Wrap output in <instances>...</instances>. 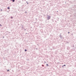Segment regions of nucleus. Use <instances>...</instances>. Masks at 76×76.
Returning a JSON list of instances; mask_svg holds the SVG:
<instances>
[{"label":"nucleus","instance_id":"nucleus-1","mask_svg":"<svg viewBox=\"0 0 76 76\" xmlns=\"http://www.w3.org/2000/svg\"><path fill=\"white\" fill-rule=\"evenodd\" d=\"M61 33L59 35V37L61 39H64V37H62V36H61Z\"/></svg>","mask_w":76,"mask_h":76},{"label":"nucleus","instance_id":"nucleus-2","mask_svg":"<svg viewBox=\"0 0 76 76\" xmlns=\"http://www.w3.org/2000/svg\"><path fill=\"white\" fill-rule=\"evenodd\" d=\"M47 20H48L49 19H50V18H51V16H48L47 17Z\"/></svg>","mask_w":76,"mask_h":76},{"label":"nucleus","instance_id":"nucleus-3","mask_svg":"<svg viewBox=\"0 0 76 76\" xmlns=\"http://www.w3.org/2000/svg\"><path fill=\"white\" fill-rule=\"evenodd\" d=\"M62 67L63 68H65L66 67V64H64L62 66Z\"/></svg>","mask_w":76,"mask_h":76},{"label":"nucleus","instance_id":"nucleus-4","mask_svg":"<svg viewBox=\"0 0 76 76\" xmlns=\"http://www.w3.org/2000/svg\"><path fill=\"white\" fill-rule=\"evenodd\" d=\"M69 49H70V47H69V46H68L67 47V49L69 50Z\"/></svg>","mask_w":76,"mask_h":76},{"label":"nucleus","instance_id":"nucleus-5","mask_svg":"<svg viewBox=\"0 0 76 76\" xmlns=\"http://www.w3.org/2000/svg\"><path fill=\"white\" fill-rule=\"evenodd\" d=\"M12 3H14V2L15 1V0H12Z\"/></svg>","mask_w":76,"mask_h":76},{"label":"nucleus","instance_id":"nucleus-6","mask_svg":"<svg viewBox=\"0 0 76 76\" xmlns=\"http://www.w3.org/2000/svg\"><path fill=\"white\" fill-rule=\"evenodd\" d=\"M69 42H66V44H69Z\"/></svg>","mask_w":76,"mask_h":76},{"label":"nucleus","instance_id":"nucleus-7","mask_svg":"<svg viewBox=\"0 0 76 76\" xmlns=\"http://www.w3.org/2000/svg\"><path fill=\"white\" fill-rule=\"evenodd\" d=\"M7 9H8V10L10 9V7H7Z\"/></svg>","mask_w":76,"mask_h":76},{"label":"nucleus","instance_id":"nucleus-8","mask_svg":"<svg viewBox=\"0 0 76 76\" xmlns=\"http://www.w3.org/2000/svg\"><path fill=\"white\" fill-rule=\"evenodd\" d=\"M7 72H9V71H10V70L9 69H7Z\"/></svg>","mask_w":76,"mask_h":76},{"label":"nucleus","instance_id":"nucleus-9","mask_svg":"<svg viewBox=\"0 0 76 76\" xmlns=\"http://www.w3.org/2000/svg\"><path fill=\"white\" fill-rule=\"evenodd\" d=\"M24 51L25 52L27 51V50L26 49L24 50Z\"/></svg>","mask_w":76,"mask_h":76},{"label":"nucleus","instance_id":"nucleus-10","mask_svg":"<svg viewBox=\"0 0 76 76\" xmlns=\"http://www.w3.org/2000/svg\"><path fill=\"white\" fill-rule=\"evenodd\" d=\"M10 17H11V19H13V17L12 16H11Z\"/></svg>","mask_w":76,"mask_h":76},{"label":"nucleus","instance_id":"nucleus-11","mask_svg":"<svg viewBox=\"0 0 76 76\" xmlns=\"http://www.w3.org/2000/svg\"><path fill=\"white\" fill-rule=\"evenodd\" d=\"M52 21L53 22H54V19H52Z\"/></svg>","mask_w":76,"mask_h":76},{"label":"nucleus","instance_id":"nucleus-12","mask_svg":"<svg viewBox=\"0 0 76 76\" xmlns=\"http://www.w3.org/2000/svg\"><path fill=\"white\" fill-rule=\"evenodd\" d=\"M46 65L47 66H49L48 65V64H46Z\"/></svg>","mask_w":76,"mask_h":76},{"label":"nucleus","instance_id":"nucleus-13","mask_svg":"<svg viewBox=\"0 0 76 76\" xmlns=\"http://www.w3.org/2000/svg\"><path fill=\"white\" fill-rule=\"evenodd\" d=\"M24 7V5H23L22 6V7L23 8V7Z\"/></svg>","mask_w":76,"mask_h":76},{"label":"nucleus","instance_id":"nucleus-14","mask_svg":"<svg viewBox=\"0 0 76 76\" xmlns=\"http://www.w3.org/2000/svg\"><path fill=\"white\" fill-rule=\"evenodd\" d=\"M42 67H44V65H42Z\"/></svg>","mask_w":76,"mask_h":76},{"label":"nucleus","instance_id":"nucleus-15","mask_svg":"<svg viewBox=\"0 0 76 76\" xmlns=\"http://www.w3.org/2000/svg\"><path fill=\"white\" fill-rule=\"evenodd\" d=\"M24 29L25 30V31H26V29L25 28H24Z\"/></svg>","mask_w":76,"mask_h":76},{"label":"nucleus","instance_id":"nucleus-16","mask_svg":"<svg viewBox=\"0 0 76 76\" xmlns=\"http://www.w3.org/2000/svg\"><path fill=\"white\" fill-rule=\"evenodd\" d=\"M2 26V25H1V24H0V26Z\"/></svg>","mask_w":76,"mask_h":76},{"label":"nucleus","instance_id":"nucleus-17","mask_svg":"<svg viewBox=\"0 0 76 76\" xmlns=\"http://www.w3.org/2000/svg\"><path fill=\"white\" fill-rule=\"evenodd\" d=\"M1 11H3V10L2 9L1 10Z\"/></svg>","mask_w":76,"mask_h":76},{"label":"nucleus","instance_id":"nucleus-18","mask_svg":"<svg viewBox=\"0 0 76 76\" xmlns=\"http://www.w3.org/2000/svg\"><path fill=\"white\" fill-rule=\"evenodd\" d=\"M44 63H47V62H46L45 61L44 62Z\"/></svg>","mask_w":76,"mask_h":76},{"label":"nucleus","instance_id":"nucleus-19","mask_svg":"<svg viewBox=\"0 0 76 76\" xmlns=\"http://www.w3.org/2000/svg\"><path fill=\"white\" fill-rule=\"evenodd\" d=\"M25 13H27V12H26V11L25 12Z\"/></svg>","mask_w":76,"mask_h":76},{"label":"nucleus","instance_id":"nucleus-20","mask_svg":"<svg viewBox=\"0 0 76 76\" xmlns=\"http://www.w3.org/2000/svg\"><path fill=\"white\" fill-rule=\"evenodd\" d=\"M69 33H70L69 32H68V34H69Z\"/></svg>","mask_w":76,"mask_h":76},{"label":"nucleus","instance_id":"nucleus-21","mask_svg":"<svg viewBox=\"0 0 76 76\" xmlns=\"http://www.w3.org/2000/svg\"><path fill=\"white\" fill-rule=\"evenodd\" d=\"M2 38H4V37H2Z\"/></svg>","mask_w":76,"mask_h":76},{"label":"nucleus","instance_id":"nucleus-22","mask_svg":"<svg viewBox=\"0 0 76 76\" xmlns=\"http://www.w3.org/2000/svg\"><path fill=\"white\" fill-rule=\"evenodd\" d=\"M29 4V3H28L27 4Z\"/></svg>","mask_w":76,"mask_h":76},{"label":"nucleus","instance_id":"nucleus-23","mask_svg":"<svg viewBox=\"0 0 76 76\" xmlns=\"http://www.w3.org/2000/svg\"><path fill=\"white\" fill-rule=\"evenodd\" d=\"M26 34H28V33H26Z\"/></svg>","mask_w":76,"mask_h":76},{"label":"nucleus","instance_id":"nucleus-24","mask_svg":"<svg viewBox=\"0 0 76 76\" xmlns=\"http://www.w3.org/2000/svg\"><path fill=\"white\" fill-rule=\"evenodd\" d=\"M36 20H37V18H36Z\"/></svg>","mask_w":76,"mask_h":76},{"label":"nucleus","instance_id":"nucleus-25","mask_svg":"<svg viewBox=\"0 0 76 76\" xmlns=\"http://www.w3.org/2000/svg\"><path fill=\"white\" fill-rule=\"evenodd\" d=\"M10 1H12V0H10Z\"/></svg>","mask_w":76,"mask_h":76},{"label":"nucleus","instance_id":"nucleus-26","mask_svg":"<svg viewBox=\"0 0 76 76\" xmlns=\"http://www.w3.org/2000/svg\"><path fill=\"white\" fill-rule=\"evenodd\" d=\"M26 3H28V1H26Z\"/></svg>","mask_w":76,"mask_h":76},{"label":"nucleus","instance_id":"nucleus-27","mask_svg":"<svg viewBox=\"0 0 76 76\" xmlns=\"http://www.w3.org/2000/svg\"><path fill=\"white\" fill-rule=\"evenodd\" d=\"M57 12H58V11H57Z\"/></svg>","mask_w":76,"mask_h":76},{"label":"nucleus","instance_id":"nucleus-28","mask_svg":"<svg viewBox=\"0 0 76 76\" xmlns=\"http://www.w3.org/2000/svg\"><path fill=\"white\" fill-rule=\"evenodd\" d=\"M55 22H56V20H55Z\"/></svg>","mask_w":76,"mask_h":76},{"label":"nucleus","instance_id":"nucleus-29","mask_svg":"<svg viewBox=\"0 0 76 76\" xmlns=\"http://www.w3.org/2000/svg\"><path fill=\"white\" fill-rule=\"evenodd\" d=\"M58 63H59L58 62Z\"/></svg>","mask_w":76,"mask_h":76},{"label":"nucleus","instance_id":"nucleus-30","mask_svg":"<svg viewBox=\"0 0 76 76\" xmlns=\"http://www.w3.org/2000/svg\"><path fill=\"white\" fill-rule=\"evenodd\" d=\"M68 1L69 0H68Z\"/></svg>","mask_w":76,"mask_h":76}]
</instances>
